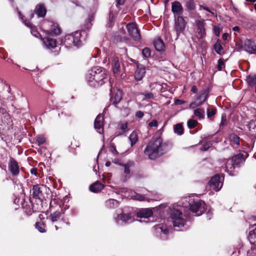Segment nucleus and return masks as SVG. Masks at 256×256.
<instances>
[{
	"instance_id": "obj_1",
	"label": "nucleus",
	"mask_w": 256,
	"mask_h": 256,
	"mask_svg": "<svg viewBox=\"0 0 256 256\" xmlns=\"http://www.w3.org/2000/svg\"><path fill=\"white\" fill-rule=\"evenodd\" d=\"M182 206L188 208L191 212L196 216H200L206 210V204L198 197L191 196L182 200Z\"/></svg>"
},
{
	"instance_id": "obj_2",
	"label": "nucleus",
	"mask_w": 256,
	"mask_h": 256,
	"mask_svg": "<svg viewBox=\"0 0 256 256\" xmlns=\"http://www.w3.org/2000/svg\"><path fill=\"white\" fill-rule=\"evenodd\" d=\"M105 70L99 66L92 68L89 70L86 79L88 84L92 87H98L103 84L106 78Z\"/></svg>"
},
{
	"instance_id": "obj_3",
	"label": "nucleus",
	"mask_w": 256,
	"mask_h": 256,
	"mask_svg": "<svg viewBox=\"0 0 256 256\" xmlns=\"http://www.w3.org/2000/svg\"><path fill=\"white\" fill-rule=\"evenodd\" d=\"M162 140L158 137L149 142L145 150L144 154L151 160H154L163 154L162 148Z\"/></svg>"
},
{
	"instance_id": "obj_4",
	"label": "nucleus",
	"mask_w": 256,
	"mask_h": 256,
	"mask_svg": "<svg viewBox=\"0 0 256 256\" xmlns=\"http://www.w3.org/2000/svg\"><path fill=\"white\" fill-rule=\"evenodd\" d=\"M13 125L10 114L3 108H0V134L6 132Z\"/></svg>"
},
{
	"instance_id": "obj_5",
	"label": "nucleus",
	"mask_w": 256,
	"mask_h": 256,
	"mask_svg": "<svg viewBox=\"0 0 256 256\" xmlns=\"http://www.w3.org/2000/svg\"><path fill=\"white\" fill-rule=\"evenodd\" d=\"M80 36V32L76 31L72 34L66 35L62 42L66 48H70L73 46L78 47L82 44Z\"/></svg>"
},
{
	"instance_id": "obj_6",
	"label": "nucleus",
	"mask_w": 256,
	"mask_h": 256,
	"mask_svg": "<svg viewBox=\"0 0 256 256\" xmlns=\"http://www.w3.org/2000/svg\"><path fill=\"white\" fill-rule=\"evenodd\" d=\"M242 158L240 155L234 156L232 160H226L222 168L224 172H227L230 175H233L232 172L236 167L238 166L240 163L242 162Z\"/></svg>"
},
{
	"instance_id": "obj_7",
	"label": "nucleus",
	"mask_w": 256,
	"mask_h": 256,
	"mask_svg": "<svg viewBox=\"0 0 256 256\" xmlns=\"http://www.w3.org/2000/svg\"><path fill=\"white\" fill-rule=\"evenodd\" d=\"M170 218L174 227L184 226L186 222L184 215L180 211L176 209L171 210Z\"/></svg>"
},
{
	"instance_id": "obj_8",
	"label": "nucleus",
	"mask_w": 256,
	"mask_h": 256,
	"mask_svg": "<svg viewBox=\"0 0 256 256\" xmlns=\"http://www.w3.org/2000/svg\"><path fill=\"white\" fill-rule=\"evenodd\" d=\"M209 91L207 88L202 90L198 95L194 102H192L190 104V107L194 108L202 105L206 100Z\"/></svg>"
},
{
	"instance_id": "obj_9",
	"label": "nucleus",
	"mask_w": 256,
	"mask_h": 256,
	"mask_svg": "<svg viewBox=\"0 0 256 256\" xmlns=\"http://www.w3.org/2000/svg\"><path fill=\"white\" fill-rule=\"evenodd\" d=\"M44 28H50L48 29L44 30V32L48 36L58 35L61 33V30L58 25L56 23L52 22H44Z\"/></svg>"
},
{
	"instance_id": "obj_10",
	"label": "nucleus",
	"mask_w": 256,
	"mask_h": 256,
	"mask_svg": "<svg viewBox=\"0 0 256 256\" xmlns=\"http://www.w3.org/2000/svg\"><path fill=\"white\" fill-rule=\"evenodd\" d=\"M48 191V188L43 184H36L33 186L32 194L34 198L40 200L44 198V194Z\"/></svg>"
},
{
	"instance_id": "obj_11",
	"label": "nucleus",
	"mask_w": 256,
	"mask_h": 256,
	"mask_svg": "<svg viewBox=\"0 0 256 256\" xmlns=\"http://www.w3.org/2000/svg\"><path fill=\"white\" fill-rule=\"evenodd\" d=\"M224 178L219 175L214 176L209 182L210 188L216 192L219 191L223 184Z\"/></svg>"
},
{
	"instance_id": "obj_12",
	"label": "nucleus",
	"mask_w": 256,
	"mask_h": 256,
	"mask_svg": "<svg viewBox=\"0 0 256 256\" xmlns=\"http://www.w3.org/2000/svg\"><path fill=\"white\" fill-rule=\"evenodd\" d=\"M186 25V22H185L183 17L178 16L177 19L175 20L174 24V30L176 34L177 39L178 36L184 33Z\"/></svg>"
},
{
	"instance_id": "obj_13",
	"label": "nucleus",
	"mask_w": 256,
	"mask_h": 256,
	"mask_svg": "<svg viewBox=\"0 0 256 256\" xmlns=\"http://www.w3.org/2000/svg\"><path fill=\"white\" fill-rule=\"evenodd\" d=\"M153 229L156 236H160L162 240L166 238L168 230L166 225L162 224H156L154 226Z\"/></svg>"
},
{
	"instance_id": "obj_14",
	"label": "nucleus",
	"mask_w": 256,
	"mask_h": 256,
	"mask_svg": "<svg viewBox=\"0 0 256 256\" xmlns=\"http://www.w3.org/2000/svg\"><path fill=\"white\" fill-rule=\"evenodd\" d=\"M126 28L130 36L134 40H138L140 39V34L135 24L130 23L128 24Z\"/></svg>"
},
{
	"instance_id": "obj_15",
	"label": "nucleus",
	"mask_w": 256,
	"mask_h": 256,
	"mask_svg": "<svg viewBox=\"0 0 256 256\" xmlns=\"http://www.w3.org/2000/svg\"><path fill=\"white\" fill-rule=\"evenodd\" d=\"M115 220L119 224H121L123 222L124 224H130L134 220V218L130 214L122 213L118 216L117 218H115Z\"/></svg>"
},
{
	"instance_id": "obj_16",
	"label": "nucleus",
	"mask_w": 256,
	"mask_h": 256,
	"mask_svg": "<svg viewBox=\"0 0 256 256\" xmlns=\"http://www.w3.org/2000/svg\"><path fill=\"white\" fill-rule=\"evenodd\" d=\"M108 61L111 62L114 74V75L118 74L120 71V64L119 62L118 58L114 56L111 57L110 60L108 58Z\"/></svg>"
},
{
	"instance_id": "obj_17",
	"label": "nucleus",
	"mask_w": 256,
	"mask_h": 256,
	"mask_svg": "<svg viewBox=\"0 0 256 256\" xmlns=\"http://www.w3.org/2000/svg\"><path fill=\"white\" fill-rule=\"evenodd\" d=\"M242 48L247 52L252 54L256 52V46L255 44L250 40H246L242 45Z\"/></svg>"
},
{
	"instance_id": "obj_18",
	"label": "nucleus",
	"mask_w": 256,
	"mask_h": 256,
	"mask_svg": "<svg viewBox=\"0 0 256 256\" xmlns=\"http://www.w3.org/2000/svg\"><path fill=\"white\" fill-rule=\"evenodd\" d=\"M104 118L102 116L98 114L95 119L94 126L98 132L101 134L103 132Z\"/></svg>"
},
{
	"instance_id": "obj_19",
	"label": "nucleus",
	"mask_w": 256,
	"mask_h": 256,
	"mask_svg": "<svg viewBox=\"0 0 256 256\" xmlns=\"http://www.w3.org/2000/svg\"><path fill=\"white\" fill-rule=\"evenodd\" d=\"M146 74L145 67L142 65H138L134 74V78L137 81L141 80Z\"/></svg>"
},
{
	"instance_id": "obj_20",
	"label": "nucleus",
	"mask_w": 256,
	"mask_h": 256,
	"mask_svg": "<svg viewBox=\"0 0 256 256\" xmlns=\"http://www.w3.org/2000/svg\"><path fill=\"white\" fill-rule=\"evenodd\" d=\"M172 10L175 16H180L183 12V8L180 3L175 1L172 3Z\"/></svg>"
},
{
	"instance_id": "obj_21",
	"label": "nucleus",
	"mask_w": 256,
	"mask_h": 256,
	"mask_svg": "<svg viewBox=\"0 0 256 256\" xmlns=\"http://www.w3.org/2000/svg\"><path fill=\"white\" fill-rule=\"evenodd\" d=\"M43 44L48 49H53L56 46V41L55 39L49 38H42Z\"/></svg>"
},
{
	"instance_id": "obj_22",
	"label": "nucleus",
	"mask_w": 256,
	"mask_h": 256,
	"mask_svg": "<svg viewBox=\"0 0 256 256\" xmlns=\"http://www.w3.org/2000/svg\"><path fill=\"white\" fill-rule=\"evenodd\" d=\"M9 168L12 176H17L20 172L19 166L18 162L13 158L10 160Z\"/></svg>"
},
{
	"instance_id": "obj_23",
	"label": "nucleus",
	"mask_w": 256,
	"mask_h": 256,
	"mask_svg": "<svg viewBox=\"0 0 256 256\" xmlns=\"http://www.w3.org/2000/svg\"><path fill=\"white\" fill-rule=\"evenodd\" d=\"M152 215V212L150 208H144L137 212V216L140 218H148Z\"/></svg>"
},
{
	"instance_id": "obj_24",
	"label": "nucleus",
	"mask_w": 256,
	"mask_h": 256,
	"mask_svg": "<svg viewBox=\"0 0 256 256\" xmlns=\"http://www.w3.org/2000/svg\"><path fill=\"white\" fill-rule=\"evenodd\" d=\"M104 186L103 184L97 181L90 186V190L94 192H100Z\"/></svg>"
},
{
	"instance_id": "obj_25",
	"label": "nucleus",
	"mask_w": 256,
	"mask_h": 256,
	"mask_svg": "<svg viewBox=\"0 0 256 256\" xmlns=\"http://www.w3.org/2000/svg\"><path fill=\"white\" fill-rule=\"evenodd\" d=\"M197 30L200 38H203L206 35L204 23L201 21L196 22Z\"/></svg>"
},
{
	"instance_id": "obj_26",
	"label": "nucleus",
	"mask_w": 256,
	"mask_h": 256,
	"mask_svg": "<svg viewBox=\"0 0 256 256\" xmlns=\"http://www.w3.org/2000/svg\"><path fill=\"white\" fill-rule=\"evenodd\" d=\"M246 126L248 130L251 132V134L256 138V121L250 120Z\"/></svg>"
},
{
	"instance_id": "obj_27",
	"label": "nucleus",
	"mask_w": 256,
	"mask_h": 256,
	"mask_svg": "<svg viewBox=\"0 0 256 256\" xmlns=\"http://www.w3.org/2000/svg\"><path fill=\"white\" fill-rule=\"evenodd\" d=\"M35 11L38 17H44L46 14V10L42 4L38 5L36 8Z\"/></svg>"
},
{
	"instance_id": "obj_28",
	"label": "nucleus",
	"mask_w": 256,
	"mask_h": 256,
	"mask_svg": "<svg viewBox=\"0 0 256 256\" xmlns=\"http://www.w3.org/2000/svg\"><path fill=\"white\" fill-rule=\"evenodd\" d=\"M122 98V92L120 90H117L116 92L114 94V96H112L110 97V100L114 105L118 104Z\"/></svg>"
},
{
	"instance_id": "obj_29",
	"label": "nucleus",
	"mask_w": 256,
	"mask_h": 256,
	"mask_svg": "<svg viewBox=\"0 0 256 256\" xmlns=\"http://www.w3.org/2000/svg\"><path fill=\"white\" fill-rule=\"evenodd\" d=\"M154 46L156 50L158 51H162L164 49V44L163 41L160 38H158L154 40Z\"/></svg>"
},
{
	"instance_id": "obj_30",
	"label": "nucleus",
	"mask_w": 256,
	"mask_h": 256,
	"mask_svg": "<svg viewBox=\"0 0 256 256\" xmlns=\"http://www.w3.org/2000/svg\"><path fill=\"white\" fill-rule=\"evenodd\" d=\"M61 215L62 214L60 212L56 211L51 214L47 218V219L54 222H56L60 218Z\"/></svg>"
},
{
	"instance_id": "obj_31",
	"label": "nucleus",
	"mask_w": 256,
	"mask_h": 256,
	"mask_svg": "<svg viewBox=\"0 0 256 256\" xmlns=\"http://www.w3.org/2000/svg\"><path fill=\"white\" fill-rule=\"evenodd\" d=\"M214 48L215 52L220 55L223 54H224V50L219 40H217L216 42L214 45Z\"/></svg>"
},
{
	"instance_id": "obj_32",
	"label": "nucleus",
	"mask_w": 256,
	"mask_h": 256,
	"mask_svg": "<svg viewBox=\"0 0 256 256\" xmlns=\"http://www.w3.org/2000/svg\"><path fill=\"white\" fill-rule=\"evenodd\" d=\"M246 82L250 86H254L256 84V75L250 74L247 76Z\"/></svg>"
},
{
	"instance_id": "obj_33",
	"label": "nucleus",
	"mask_w": 256,
	"mask_h": 256,
	"mask_svg": "<svg viewBox=\"0 0 256 256\" xmlns=\"http://www.w3.org/2000/svg\"><path fill=\"white\" fill-rule=\"evenodd\" d=\"M130 198L132 199L138 200L139 201H143V200L149 201L150 200L148 198H147L145 196L140 194H137L136 192H134V195L130 196Z\"/></svg>"
},
{
	"instance_id": "obj_34",
	"label": "nucleus",
	"mask_w": 256,
	"mask_h": 256,
	"mask_svg": "<svg viewBox=\"0 0 256 256\" xmlns=\"http://www.w3.org/2000/svg\"><path fill=\"white\" fill-rule=\"evenodd\" d=\"M118 204V202L114 199H110L106 202V206L109 208H116Z\"/></svg>"
},
{
	"instance_id": "obj_35",
	"label": "nucleus",
	"mask_w": 256,
	"mask_h": 256,
	"mask_svg": "<svg viewBox=\"0 0 256 256\" xmlns=\"http://www.w3.org/2000/svg\"><path fill=\"white\" fill-rule=\"evenodd\" d=\"M128 138L130 141L131 146H133L137 142L138 140V134L136 132L134 131L130 135Z\"/></svg>"
},
{
	"instance_id": "obj_36",
	"label": "nucleus",
	"mask_w": 256,
	"mask_h": 256,
	"mask_svg": "<svg viewBox=\"0 0 256 256\" xmlns=\"http://www.w3.org/2000/svg\"><path fill=\"white\" fill-rule=\"evenodd\" d=\"M230 140L234 146H238L240 144V138L235 134H232L230 136Z\"/></svg>"
},
{
	"instance_id": "obj_37",
	"label": "nucleus",
	"mask_w": 256,
	"mask_h": 256,
	"mask_svg": "<svg viewBox=\"0 0 256 256\" xmlns=\"http://www.w3.org/2000/svg\"><path fill=\"white\" fill-rule=\"evenodd\" d=\"M174 132L178 135H182L184 133V128L180 124H178L174 126Z\"/></svg>"
},
{
	"instance_id": "obj_38",
	"label": "nucleus",
	"mask_w": 256,
	"mask_h": 256,
	"mask_svg": "<svg viewBox=\"0 0 256 256\" xmlns=\"http://www.w3.org/2000/svg\"><path fill=\"white\" fill-rule=\"evenodd\" d=\"M24 24L28 27H30L31 28V34L35 37H38L39 33L35 30V28L32 26V24L30 22H27L26 20L24 22Z\"/></svg>"
},
{
	"instance_id": "obj_39",
	"label": "nucleus",
	"mask_w": 256,
	"mask_h": 256,
	"mask_svg": "<svg viewBox=\"0 0 256 256\" xmlns=\"http://www.w3.org/2000/svg\"><path fill=\"white\" fill-rule=\"evenodd\" d=\"M248 238L250 243L255 244L256 242V228L250 232Z\"/></svg>"
},
{
	"instance_id": "obj_40",
	"label": "nucleus",
	"mask_w": 256,
	"mask_h": 256,
	"mask_svg": "<svg viewBox=\"0 0 256 256\" xmlns=\"http://www.w3.org/2000/svg\"><path fill=\"white\" fill-rule=\"evenodd\" d=\"M194 114L200 119H202L204 117V111L201 108H196L194 110Z\"/></svg>"
},
{
	"instance_id": "obj_41",
	"label": "nucleus",
	"mask_w": 256,
	"mask_h": 256,
	"mask_svg": "<svg viewBox=\"0 0 256 256\" xmlns=\"http://www.w3.org/2000/svg\"><path fill=\"white\" fill-rule=\"evenodd\" d=\"M36 228L40 232H46L44 224L41 222H36L35 224Z\"/></svg>"
},
{
	"instance_id": "obj_42",
	"label": "nucleus",
	"mask_w": 256,
	"mask_h": 256,
	"mask_svg": "<svg viewBox=\"0 0 256 256\" xmlns=\"http://www.w3.org/2000/svg\"><path fill=\"white\" fill-rule=\"evenodd\" d=\"M120 166H122L124 167V172L126 174H129L130 173V168L133 165V162H130L126 164H120Z\"/></svg>"
},
{
	"instance_id": "obj_43",
	"label": "nucleus",
	"mask_w": 256,
	"mask_h": 256,
	"mask_svg": "<svg viewBox=\"0 0 256 256\" xmlns=\"http://www.w3.org/2000/svg\"><path fill=\"white\" fill-rule=\"evenodd\" d=\"M206 10L209 12H210L212 14L216 16V10L214 8L210 9L207 6H205L202 5L200 6V10Z\"/></svg>"
},
{
	"instance_id": "obj_44",
	"label": "nucleus",
	"mask_w": 256,
	"mask_h": 256,
	"mask_svg": "<svg viewBox=\"0 0 256 256\" xmlns=\"http://www.w3.org/2000/svg\"><path fill=\"white\" fill-rule=\"evenodd\" d=\"M118 127L123 132H126L128 130V122H120L118 124Z\"/></svg>"
},
{
	"instance_id": "obj_45",
	"label": "nucleus",
	"mask_w": 256,
	"mask_h": 256,
	"mask_svg": "<svg viewBox=\"0 0 256 256\" xmlns=\"http://www.w3.org/2000/svg\"><path fill=\"white\" fill-rule=\"evenodd\" d=\"M186 7L188 10H194L195 9V4L192 0H188L186 3Z\"/></svg>"
},
{
	"instance_id": "obj_46",
	"label": "nucleus",
	"mask_w": 256,
	"mask_h": 256,
	"mask_svg": "<svg viewBox=\"0 0 256 256\" xmlns=\"http://www.w3.org/2000/svg\"><path fill=\"white\" fill-rule=\"evenodd\" d=\"M142 54L144 57L148 58L150 56L151 50L149 48H145L142 50Z\"/></svg>"
},
{
	"instance_id": "obj_47",
	"label": "nucleus",
	"mask_w": 256,
	"mask_h": 256,
	"mask_svg": "<svg viewBox=\"0 0 256 256\" xmlns=\"http://www.w3.org/2000/svg\"><path fill=\"white\" fill-rule=\"evenodd\" d=\"M35 138L38 145L43 144L46 141V138L44 136L41 135L37 136Z\"/></svg>"
},
{
	"instance_id": "obj_48",
	"label": "nucleus",
	"mask_w": 256,
	"mask_h": 256,
	"mask_svg": "<svg viewBox=\"0 0 256 256\" xmlns=\"http://www.w3.org/2000/svg\"><path fill=\"white\" fill-rule=\"evenodd\" d=\"M197 124V121L194 120H189L187 122L188 126L190 129L194 128Z\"/></svg>"
},
{
	"instance_id": "obj_49",
	"label": "nucleus",
	"mask_w": 256,
	"mask_h": 256,
	"mask_svg": "<svg viewBox=\"0 0 256 256\" xmlns=\"http://www.w3.org/2000/svg\"><path fill=\"white\" fill-rule=\"evenodd\" d=\"M212 145L210 142H205L200 148V150L202 151H205L208 150Z\"/></svg>"
},
{
	"instance_id": "obj_50",
	"label": "nucleus",
	"mask_w": 256,
	"mask_h": 256,
	"mask_svg": "<svg viewBox=\"0 0 256 256\" xmlns=\"http://www.w3.org/2000/svg\"><path fill=\"white\" fill-rule=\"evenodd\" d=\"M216 109L212 108H208L207 110V116L208 118H210L216 114Z\"/></svg>"
},
{
	"instance_id": "obj_51",
	"label": "nucleus",
	"mask_w": 256,
	"mask_h": 256,
	"mask_svg": "<svg viewBox=\"0 0 256 256\" xmlns=\"http://www.w3.org/2000/svg\"><path fill=\"white\" fill-rule=\"evenodd\" d=\"M0 58L5 59L7 58V54L5 50L2 48H0Z\"/></svg>"
},
{
	"instance_id": "obj_52",
	"label": "nucleus",
	"mask_w": 256,
	"mask_h": 256,
	"mask_svg": "<svg viewBox=\"0 0 256 256\" xmlns=\"http://www.w3.org/2000/svg\"><path fill=\"white\" fill-rule=\"evenodd\" d=\"M114 16H115V14H113L112 12H110V14H109V23H108L109 26H112Z\"/></svg>"
},
{
	"instance_id": "obj_53",
	"label": "nucleus",
	"mask_w": 256,
	"mask_h": 256,
	"mask_svg": "<svg viewBox=\"0 0 256 256\" xmlns=\"http://www.w3.org/2000/svg\"><path fill=\"white\" fill-rule=\"evenodd\" d=\"M94 20V16H90L86 22V28H88L92 26L91 22Z\"/></svg>"
},
{
	"instance_id": "obj_54",
	"label": "nucleus",
	"mask_w": 256,
	"mask_h": 256,
	"mask_svg": "<svg viewBox=\"0 0 256 256\" xmlns=\"http://www.w3.org/2000/svg\"><path fill=\"white\" fill-rule=\"evenodd\" d=\"M142 95L144 96L146 98L150 99L154 97V95L152 93V92H148V93H146V94H142Z\"/></svg>"
},
{
	"instance_id": "obj_55",
	"label": "nucleus",
	"mask_w": 256,
	"mask_h": 256,
	"mask_svg": "<svg viewBox=\"0 0 256 256\" xmlns=\"http://www.w3.org/2000/svg\"><path fill=\"white\" fill-rule=\"evenodd\" d=\"M148 126L150 127L154 126L157 127L158 126V122L156 120H152L151 122L148 124Z\"/></svg>"
},
{
	"instance_id": "obj_56",
	"label": "nucleus",
	"mask_w": 256,
	"mask_h": 256,
	"mask_svg": "<svg viewBox=\"0 0 256 256\" xmlns=\"http://www.w3.org/2000/svg\"><path fill=\"white\" fill-rule=\"evenodd\" d=\"M214 31L215 34L217 36H218L220 35V28L218 26H215L214 27Z\"/></svg>"
},
{
	"instance_id": "obj_57",
	"label": "nucleus",
	"mask_w": 256,
	"mask_h": 256,
	"mask_svg": "<svg viewBox=\"0 0 256 256\" xmlns=\"http://www.w3.org/2000/svg\"><path fill=\"white\" fill-rule=\"evenodd\" d=\"M144 116V112L140 110L138 111L136 113V117L140 118H142Z\"/></svg>"
},
{
	"instance_id": "obj_58",
	"label": "nucleus",
	"mask_w": 256,
	"mask_h": 256,
	"mask_svg": "<svg viewBox=\"0 0 256 256\" xmlns=\"http://www.w3.org/2000/svg\"><path fill=\"white\" fill-rule=\"evenodd\" d=\"M218 70H220L222 69V66L224 65V62L222 60L220 59L218 61Z\"/></svg>"
},
{
	"instance_id": "obj_59",
	"label": "nucleus",
	"mask_w": 256,
	"mask_h": 256,
	"mask_svg": "<svg viewBox=\"0 0 256 256\" xmlns=\"http://www.w3.org/2000/svg\"><path fill=\"white\" fill-rule=\"evenodd\" d=\"M226 118L225 116H222V120L220 124V126H224L226 124Z\"/></svg>"
},
{
	"instance_id": "obj_60",
	"label": "nucleus",
	"mask_w": 256,
	"mask_h": 256,
	"mask_svg": "<svg viewBox=\"0 0 256 256\" xmlns=\"http://www.w3.org/2000/svg\"><path fill=\"white\" fill-rule=\"evenodd\" d=\"M126 0H116V6L122 5Z\"/></svg>"
},
{
	"instance_id": "obj_61",
	"label": "nucleus",
	"mask_w": 256,
	"mask_h": 256,
	"mask_svg": "<svg viewBox=\"0 0 256 256\" xmlns=\"http://www.w3.org/2000/svg\"><path fill=\"white\" fill-rule=\"evenodd\" d=\"M212 216V212L211 210H208L206 213V217L208 220H210Z\"/></svg>"
},
{
	"instance_id": "obj_62",
	"label": "nucleus",
	"mask_w": 256,
	"mask_h": 256,
	"mask_svg": "<svg viewBox=\"0 0 256 256\" xmlns=\"http://www.w3.org/2000/svg\"><path fill=\"white\" fill-rule=\"evenodd\" d=\"M30 173L32 174H34V176H36L37 174V170L36 168H32L30 170Z\"/></svg>"
},
{
	"instance_id": "obj_63",
	"label": "nucleus",
	"mask_w": 256,
	"mask_h": 256,
	"mask_svg": "<svg viewBox=\"0 0 256 256\" xmlns=\"http://www.w3.org/2000/svg\"><path fill=\"white\" fill-rule=\"evenodd\" d=\"M191 91L194 93H196L198 92L196 86H193L192 88Z\"/></svg>"
},
{
	"instance_id": "obj_64",
	"label": "nucleus",
	"mask_w": 256,
	"mask_h": 256,
	"mask_svg": "<svg viewBox=\"0 0 256 256\" xmlns=\"http://www.w3.org/2000/svg\"><path fill=\"white\" fill-rule=\"evenodd\" d=\"M112 151L114 154L116 155L118 154V152L116 150V148L114 146H112Z\"/></svg>"
}]
</instances>
